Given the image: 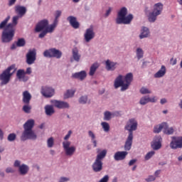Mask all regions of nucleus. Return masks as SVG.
Instances as JSON below:
<instances>
[{
    "mask_svg": "<svg viewBox=\"0 0 182 182\" xmlns=\"http://www.w3.org/2000/svg\"><path fill=\"white\" fill-rule=\"evenodd\" d=\"M15 12L18 14V16L12 17L11 23H8L11 19V16H8L0 23V31L4 29L1 33V42L3 43H9L14 41L18 21H19V18H22L26 14V7L23 6H16Z\"/></svg>",
    "mask_w": 182,
    "mask_h": 182,
    "instance_id": "nucleus-1",
    "label": "nucleus"
},
{
    "mask_svg": "<svg viewBox=\"0 0 182 182\" xmlns=\"http://www.w3.org/2000/svg\"><path fill=\"white\" fill-rule=\"evenodd\" d=\"M129 14V10L126 7H122L117 12L115 19L117 25H130L134 16L133 14Z\"/></svg>",
    "mask_w": 182,
    "mask_h": 182,
    "instance_id": "nucleus-2",
    "label": "nucleus"
},
{
    "mask_svg": "<svg viewBox=\"0 0 182 182\" xmlns=\"http://www.w3.org/2000/svg\"><path fill=\"white\" fill-rule=\"evenodd\" d=\"M97 155L96 156V159L92 164V168L95 173H100V171H102L103 170V159L106 157V154H107V150L103 149L102 151H100L99 149H97Z\"/></svg>",
    "mask_w": 182,
    "mask_h": 182,
    "instance_id": "nucleus-3",
    "label": "nucleus"
},
{
    "mask_svg": "<svg viewBox=\"0 0 182 182\" xmlns=\"http://www.w3.org/2000/svg\"><path fill=\"white\" fill-rule=\"evenodd\" d=\"M16 65L13 64L8 67L6 70H4L2 73L0 74V85L1 86H5L8 85L9 82H11V77L15 73V70H16Z\"/></svg>",
    "mask_w": 182,
    "mask_h": 182,
    "instance_id": "nucleus-4",
    "label": "nucleus"
},
{
    "mask_svg": "<svg viewBox=\"0 0 182 182\" xmlns=\"http://www.w3.org/2000/svg\"><path fill=\"white\" fill-rule=\"evenodd\" d=\"M164 9V5L161 2L155 4L153 6L152 11H150L147 14L149 22H150L151 23H154V22L157 21V16H159V15H161V14H163Z\"/></svg>",
    "mask_w": 182,
    "mask_h": 182,
    "instance_id": "nucleus-5",
    "label": "nucleus"
},
{
    "mask_svg": "<svg viewBox=\"0 0 182 182\" xmlns=\"http://www.w3.org/2000/svg\"><path fill=\"white\" fill-rule=\"evenodd\" d=\"M13 166L15 168H18V174L22 176H27L29 173V170H31L28 164H22V161L18 159L14 161Z\"/></svg>",
    "mask_w": 182,
    "mask_h": 182,
    "instance_id": "nucleus-6",
    "label": "nucleus"
},
{
    "mask_svg": "<svg viewBox=\"0 0 182 182\" xmlns=\"http://www.w3.org/2000/svg\"><path fill=\"white\" fill-rule=\"evenodd\" d=\"M71 145L72 142H70V141H63V149L67 157H72V156L76 153V146Z\"/></svg>",
    "mask_w": 182,
    "mask_h": 182,
    "instance_id": "nucleus-7",
    "label": "nucleus"
},
{
    "mask_svg": "<svg viewBox=\"0 0 182 182\" xmlns=\"http://www.w3.org/2000/svg\"><path fill=\"white\" fill-rule=\"evenodd\" d=\"M38 135L33 129H24L21 136V141H26V140H36Z\"/></svg>",
    "mask_w": 182,
    "mask_h": 182,
    "instance_id": "nucleus-8",
    "label": "nucleus"
},
{
    "mask_svg": "<svg viewBox=\"0 0 182 182\" xmlns=\"http://www.w3.org/2000/svg\"><path fill=\"white\" fill-rule=\"evenodd\" d=\"M137 126H139L137 120L134 118H131L127 121L124 129L129 132V134H132L133 136V132H136V130H137Z\"/></svg>",
    "mask_w": 182,
    "mask_h": 182,
    "instance_id": "nucleus-9",
    "label": "nucleus"
},
{
    "mask_svg": "<svg viewBox=\"0 0 182 182\" xmlns=\"http://www.w3.org/2000/svg\"><path fill=\"white\" fill-rule=\"evenodd\" d=\"M41 93L42 96L46 97L47 99H49L55 96V90L50 86L46 85L41 87Z\"/></svg>",
    "mask_w": 182,
    "mask_h": 182,
    "instance_id": "nucleus-10",
    "label": "nucleus"
},
{
    "mask_svg": "<svg viewBox=\"0 0 182 182\" xmlns=\"http://www.w3.org/2000/svg\"><path fill=\"white\" fill-rule=\"evenodd\" d=\"M95 36L96 33H95V28H93V26H91L90 28L85 30L84 33V41L86 42V43H89L90 41L95 39Z\"/></svg>",
    "mask_w": 182,
    "mask_h": 182,
    "instance_id": "nucleus-11",
    "label": "nucleus"
},
{
    "mask_svg": "<svg viewBox=\"0 0 182 182\" xmlns=\"http://www.w3.org/2000/svg\"><path fill=\"white\" fill-rule=\"evenodd\" d=\"M36 61V50H29L26 55V63L27 65H33Z\"/></svg>",
    "mask_w": 182,
    "mask_h": 182,
    "instance_id": "nucleus-12",
    "label": "nucleus"
},
{
    "mask_svg": "<svg viewBox=\"0 0 182 182\" xmlns=\"http://www.w3.org/2000/svg\"><path fill=\"white\" fill-rule=\"evenodd\" d=\"M50 103L57 109H70V105L66 101L53 100L50 101Z\"/></svg>",
    "mask_w": 182,
    "mask_h": 182,
    "instance_id": "nucleus-13",
    "label": "nucleus"
},
{
    "mask_svg": "<svg viewBox=\"0 0 182 182\" xmlns=\"http://www.w3.org/2000/svg\"><path fill=\"white\" fill-rule=\"evenodd\" d=\"M171 149L176 150V149L182 148V137L180 136H173L172 141L170 143Z\"/></svg>",
    "mask_w": 182,
    "mask_h": 182,
    "instance_id": "nucleus-14",
    "label": "nucleus"
},
{
    "mask_svg": "<svg viewBox=\"0 0 182 182\" xmlns=\"http://www.w3.org/2000/svg\"><path fill=\"white\" fill-rule=\"evenodd\" d=\"M124 85H125L124 77L122 75H119L114 81V89L121 87V92H125L127 90H123Z\"/></svg>",
    "mask_w": 182,
    "mask_h": 182,
    "instance_id": "nucleus-15",
    "label": "nucleus"
},
{
    "mask_svg": "<svg viewBox=\"0 0 182 182\" xmlns=\"http://www.w3.org/2000/svg\"><path fill=\"white\" fill-rule=\"evenodd\" d=\"M163 139H161V136H156L153 141L151 143V147L153 150H160L161 149V141Z\"/></svg>",
    "mask_w": 182,
    "mask_h": 182,
    "instance_id": "nucleus-16",
    "label": "nucleus"
},
{
    "mask_svg": "<svg viewBox=\"0 0 182 182\" xmlns=\"http://www.w3.org/2000/svg\"><path fill=\"white\" fill-rule=\"evenodd\" d=\"M47 28H49V21L44 19L37 23L35 31L36 32H42V31L46 30Z\"/></svg>",
    "mask_w": 182,
    "mask_h": 182,
    "instance_id": "nucleus-17",
    "label": "nucleus"
},
{
    "mask_svg": "<svg viewBox=\"0 0 182 182\" xmlns=\"http://www.w3.org/2000/svg\"><path fill=\"white\" fill-rule=\"evenodd\" d=\"M156 102H157V98H156V97H150L149 96L146 95L141 97L139 105L141 106H146L147 103H156Z\"/></svg>",
    "mask_w": 182,
    "mask_h": 182,
    "instance_id": "nucleus-18",
    "label": "nucleus"
},
{
    "mask_svg": "<svg viewBox=\"0 0 182 182\" xmlns=\"http://www.w3.org/2000/svg\"><path fill=\"white\" fill-rule=\"evenodd\" d=\"M124 81L125 85L122 87V90H127L129 89L132 82H133V73H129L124 77Z\"/></svg>",
    "mask_w": 182,
    "mask_h": 182,
    "instance_id": "nucleus-19",
    "label": "nucleus"
},
{
    "mask_svg": "<svg viewBox=\"0 0 182 182\" xmlns=\"http://www.w3.org/2000/svg\"><path fill=\"white\" fill-rule=\"evenodd\" d=\"M87 77V73H86L85 70L74 73L71 75L72 79H77V80H80L81 82H83V80H85Z\"/></svg>",
    "mask_w": 182,
    "mask_h": 182,
    "instance_id": "nucleus-20",
    "label": "nucleus"
},
{
    "mask_svg": "<svg viewBox=\"0 0 182 182\" xmlns=\"http://www.w3.org/2000/svg\"><path fill=\"white\" fill-rule=\"evenodd\" d=\"M127 154H129V152L126 151H118L114 154V160L115 161H122L127 157Z\"/></svg>",
    "mask_w": 182,
    "mask_h": 182,
    "instance_id": "nucleus-21",
    "label": "nucleus"
},
{
    "mask_svg": "<svg viewBox=\"0 0 182 182\" xmlns=\"http://www.w3.org/2000/svg\"><path fill=\"white\" fill-rule=\"evenodd\" d=\"M16 77L18 79L19 82H28V80H29V77L26 76V73H25V70L23 69L17 70Z\"/></svg>",
    "mask_w": 182,
    "mask_h": 182,
    "instance_id": "nucleus-22",
    "label": "nucleus"
},
{
    "mask_svg": "<svg viewBox=\"0 0 182 182\" xmlns=\"http://www.w3.org/2000/svg\"><path fill=\"white\" fill-rule=\"evenodd\" d=\"M166 73H167V68H166V65H163L154 75V77H155V79H161V77H164V76H166Z\"/></svg>",
    "mask_w": 182,
    "mask_h": 182,
    "instance_id": "nucleus-23",
    "label": "nucleus"
},
{
    "mask_svg": "<svg viewBox=\"0 0 182 182\" xmlns=\"http://www.w3.org/2000/svg\"><path fill=\"white\" fill-rule=\"evenodd\" d=\"M67 21L74 29H79L80 24L79 23V21H77V18H76L75 16H70L67 18Z\"/></svg>",
    "mask_w": 182,
    "mask_h": 182,
    "instance_id": "nucleus-24",
    "label": "nucleus"
},
{
    "mask_svg": "<svg viewBox=\"0 0 182 182\" xmlns=\"http://www.w3.org/2000/svg\"><path fill=\"white\" fill-rule=\"evenodd\" d=\"M119 114H120V112H112L110 111H105L104 112L103 120L105 122H110L111 119H113L114 116H119Z\"/></svg>",
    "mask_w": 182,
    "mask_h": 182,
    "instance_id": "nucleus-25",
    "label": "nucleus"
},
{
    "mask_svg": "<svg viewBox=\"0 0 182 182\" xmlns=\"http://www.w3.org/2000/svg\"><path fill=\"white\" fill-rule=\"evenodd\" d=\"M139 39H146L150 38V29L148 27L143 26L139 36Z\"/></svg>",
    "mask_w": 182,
    "mask_h": 182,
    "instance_id": "nucleus-26",
    "label": "nucleus"
},
{
    "mask_svg": "<svg viewBox=\"0 0 182 182\" xmlns=\"http://www.w3.org/2000/svg\"><path fill=\"white\" fill-rule=\"evenodd\" d=\"M132 144H133V135L131 134L128 135L127 141H125L124 146L125 151H130V150H132Z\"/></svg>",
    "mask_w": 182,
    "mask_h": 182,
    "instance_id": "nucleus-27",
    "label": "nucleus"
},
{
    "mask_svg": "<svg viewBox=\"0 0 182 182\" xmlns=\"http://www.w3.org/2000/svg\"><path fill=\"white\" fill-rule=\"evenodd\" d=\"M117 66V63H114L110 60H107L105 61V68L108 71H112L116 70V68Z\"/></svg>",
    "mask_w": 182,
    "mask_h": 182,
    "instance_id": "nucleus-28",
    "label": "nucleus"
},
{
    "mask_svg": "<svg viewBox=\"0 0 182 182\" xmlns=\"http://www.w3.org/2000/svg\"><path fill=\"white\" fill-rule=\"evenodd\" d=\"M72 56H73V60H75V62H77V63L80 62L82 55L80 54L79 49H77V48H73Z\"/></svg>",
    "mask_w": 182,
    "mask_h": 182,
    "instance_id": "nucleus-29",
    "label": "nucleus"
},
{
    "mask_svg": "<svg viewBox=\"0 0 182 182\" xmlns=\"http://www.w3.org/2000/svg\"><path fill=\"white\" fill-rule=\"evenodd\" d=\"M53 31H55V28L51 25H49V26L46 30H43V31L38 35V38L42 39L45 38L48 33H53Z\"/></svg>",
    "mask_w": 182,
    "mask_h": 182,
    "instance_id": "nucleus-30",
    "label": "nucleus"
},
{
    "mask_svg": "<svg viewBox=\"0 0 182 182\" xmlns=\"http://www.w3.org/2000/svg\"><path fill=\"white\" fill-rule=\"evenodd\" d=\"M34 126H35V119H30L24 123V124L23 125V127L24 130H33Z\"/></svg>",
    "mask_w": 182,
    "mask_h": 182,
    "instance_id": "nucleus-31",
    "label": "nucleus"
},
{
    "mask_svg": "<svg viewBox=\"0 0 182 182\" xmlns=\"http://www.w3.org/2000/svg\"><path fill=\"white\" fill-rule=\"evenodd\" d=\"M32 99V95L30 94L29 91H24L23 92V102L25 105H29L31 100Z\"/></svg>",
    "mask_w": 182,
    "mask_h": 182,
    "instance_id": "nucleus-32",
    "label": "nucleus"
},
{
    "mask_svg": "<svg viewBox=\"0 0 182 182\" xmlns=\"http://www.w3.org/2000/svg\"><path fill=\"white\" fill-rule=\"evenodd\" d=\"M53 107V105H46L44 107V110L46 116H52L53 114H55V108Z\"/></svg>",
    "mask_w": 182,
    "mask_h": 182,
    "instance_id": "nucleus-33",
    "label": "nucleus"
},
{
    "mask_svg": "<svg viewBox=\"0 0 182 182\" xmlns=\"http://www.w3.org/2000/svg\"><path fill=\"white\" fill-rule=\"evenodd\" d=\"M167 127V122H162L158 125H155L154 127V133H156V134H159L161 132V129H166Z\"/></svg>",
    "mask_w": 182,
    "mask_h": 182,
    "instance_id": "nucleus-34",
    "label": "nucleus"
},
{
    "mask_svg": "<svg viewBox=\"0 0 182 182\" xmlns=\"http://www.w3.org/2000/svg\"><path fill=\"white\" fill-rule=\"evenodd\" d=\"M88 136L91 139V141L94 146V147H97V141L96 140V134L92 130L88 131Z\"/></svg>",
    "mask_w": 182,
    "mask_h": 182,
    "instance_id": "nucleus-35",
    "label": "nucleus"
},
{
    "mask_svg": "<svg viewBox=\"0 0 182 182\" xmlns=\"http://www.w3.org/2000/svg\"><path fill=\"white\" fill-rule=\"evenodd\" d=\"M62 15V11L58 10L55 11V19L53 21V23L52 24H50L51 26H53L54 28H56V26H58V22L59 18H60V16Z\"/></svg>",
    "mask_w": 182,
    "mask_h": 182,
    "instance_id": "nucleus-36",
    "label": "nucleus"
},
{
    "mask_svg": "<svg viewBox=\"0 0 182 182\" xmlns=\"http://www.w3.org/2000/svg\"><path fill=\"white\" fill-rule=\"evenodd\" d=\"M99 66H100V64H99V63H94L91 65V67L90 68V72H89L90 76H93L95 73H96V70L99 69Z\"/></svg>",
    "mask_w": 182,
    "mask_h": 182,
    "instance_id": "nucleus-37",
    "label": "nucleus"
},
{
    "mask_svg": "<svg viewBox=\"0 0 182 182\" xmlns=\"http://www.w3.org/2000/svg\"><path fill=\"white\" fill-rule=\"evenodd\" d=\"M75 93H76V90H67L64 93L63 99H70L75 96Z\"/></svg>",
    "mask_w": 182,
    "mask_h": 182,
    "instance_id": "nucleus-38",
    "label": "nucleus"
},
{
    "mask_svg": "<svg viewBox=\"0 0 182 182\" xmlns=\"http://www.w3.org/2000/svg\"><path fill=\"white\" fill-rule=\"evenodd\" d=\"M62 51L58 50L55 48H52V58H55L56 59H60L62 58Z\"/></svg>",
    "mask_w": 182,
    "mask_h": 182,
    "instance_id": "nucleus-39",
    "label": "nucleus"
},
{
    "mask_svg": "<svg viewBox=\"0 0 182 182\" xmlns=\"http://www.w3.org/2000/svg\"><path fill=\"white\" fill-rule=\"evenodd\" d=\"M136 56L138 60H140V59H143L144 56V51L143 50V48L138 47L136 50Z\"/></svg>",
    "mask_w": 182,
    "mask_h": 182,
    "instance_id": "nucleus-40",
    "label": "nucleus"
},
{
    "mask_svg": "<svg viewBox=\"0 0 182 182\" xmlns=\"http://www.w3.org/2000/svg\"><path fill=\"white\" fill-rule=\"evenodd\" d=\"M101 127L105 133H109V132H110V124H109L108 122H101Z\"/></svg>",
    "mask_w": 182,
    "mask_h": 182,
    "instance_id": "nucleus-41",
    "label": "nucleus"
},
{
    "mask_svg": "<svg viewBox=\"0 0 182 182\" xmlns=\"http://www.w3.org/2000/svg\"><path fill=\"white\" fill-rule=\"evenodd\" d=\"M53 146H55V139L51 136L47 139V147H48V149H52Z\"/></svg>",
    "mask_w": 182,
    "mask_h": 182,
    "instance_id": "nucleus-42",
    "label": "nucleus"
},
{
    "mask_svg": "<svg viewBox=\"0 0 182 182\" xmlns=\"http://www.w3.org/2000/svg\"><path fill=\"white\" fill-rule=\"evenodd\" d=\"M88 101H89V98L87 97V95L81 96L78 100L80 105H86V103H87Z\"/></svg>",
    "mask_w": 182,
    "mask_h": 182,
    "instance_id": "nucleus-43",
    "label": "nucleus"
},
{
    "mask_svg": "<svg viewBox=\"0 0 182 182\" xmlns=\"http://www.w3.org/2000/svg\"><path fill=\"white\" fill-rule=\"evenodd\" d=\"M26 45V41H25V38H18L16 42V46L18 48H22Z\"/></svg>",
    "mask_w": 182,
    "mask_h": 182,
    "instance_id": "nucleus-44",
    "label": "nucleus"
},
{
    "mask_svg": "<svg viewBox=\"0 0 182 182\" xmlns=\"http://www.w3.org/2000/svg\"><path fill=\"white\" fill-rule=\"evenodd\" d=\"M164 134H173V133H174V128L173 127H168V124H167V127L164 128Z\"/></svg>",
    "mask_w": 182,
    "mask_h": 182,
    "instance_id": "nucleus-45",
    "label": "nucleus"
},
{
    "mask_svg": "<svg viewBox=\"0 0 182 182\" xmlns=\"http://www.w3.org/2000/svg\"><path fill=\"white\" fill-rule=\"evenodd\" d=\"M139 92L141 93V95H150L151 93V90H149L146 87H142L139 90Z\"/></svg>",
    "mask_w": 182,
    "mask_h": 182,
    "instance_id": "nucleus-46",
    "label": "nucleus"
},
{
    "mask_svg": "<svg viewBox=\"0 0 182 182\" xmlns=\"http://www.w3.org/2000/svg\"><path fill=\"white\" fill-rule=\"evenodd\" d=\"M44 58H52V48L46 50L43 53Z\"/></svg>",
    "mask_w": 182,
    "mask_h": 182,
    "instance_id": "nucleus-47",
    "label": "nucleus"
},
{
    "mask_svg": "<svg viewBox=\"0 0 182 182\" xmlns=\"http://www.w3.org/2000/svg\"><path fill=\"white\" fill-rule=\"evenodd\" d=\"M31 110H32V107L28 104L23 107V112H24V113L29 114V113H31Z\"/></svg>",
    "mask_w": 182,
    "mask_h": 182,
    "instance_id": "nucleus-48",
    "label": "nucleus"
},
{
    "mask_svg": "<svg viewBox=\"0 0 182 182\" xmlns=\"http://www.w3.org/2000/svg\"><path fill=\"white\" fill-rule=\"evenodd\" d=\"M16 139V134L11 133L8 135L7 140L9 141H15Z\"/></svg>",
    "mask_w": 182,
    "mask_h": 182,
    "instance_id": "nucleus-49",
    "label": "nucleus"
},
{
    "mask_svg": "<svg viewBox=\"0 0 182 182\" xmlns=\"http://www.w3.org/2000/svg\"><path fill=\"white\" fill-rule=\"evenodd\" d=\"M156 154V152H154V151H151L149 152H148L146 156H145V160H150V159L154 155Z\"/></svg>",
    "mask_w": 182,
    "mask_h": 182,
    "instance_id": "nucleus-50",
    "label": "nucleus"
},
{
    "mask_svg": "<svg viewBox=\"0 0 182 182\" xmlns=\"http://www.w3.org/2000/svg\"><path fill=\"white\" fill-rule=\"evenodd\" d=\"M145 181L146 182L156 181V176H154V175H149L146 178H145Z\"/></svg>",
    "mask_w": 182,
    "mask_h": 182,
    "instance_id": "nucleus-51",
    "label": "nucleus"
},
{
    "mask_svg": "<svg viewBox=\"0 0 182 182\" xmlns=\"http://www.w3.org/2000/svg\"><path fill=\"white\" fill-rule=\"evenodd\" d=\"M68 181H70V178L65 177V176L60 177L58 181V182H68Z\"/></svg>",
    "mask_w": 182,
    "mask_h": 182,
    "instance_id": "nucleus-52",
    "label": "nucleus"
},
{
    "mask_svg": "<svg viewBox=\"0 0 182 182\" xmlns=\"http://www.w3.org/2000/svg\"><path fill=\"white\" fill-rule=\"evenodd\" d=\"M72 130H69L68 132V134L64 136V140L65 141H68V139H70V136H72Z\"/></svg>",
    "mask_w": 182,
    "mask_h": 182,
    "instance_id": "nucleus-53",
    "label": "nucleus"
},
{
    "mask_svg": "<svg viewBox=\"0 0 182 182\" xmlns=\"http://www.w3.org/2000/svg\"><path fill=\"white\" fill-rule=\"evenodd\" d=\"M112 14V7H109V9L106 11L105 14V18H108V16Z\"/></svg>",
    "mask_w": 182,
    "mask_h": 182,
    "instance_id": "nucleus-54",
    "label": "nucleus"
},
{
    "mask_svg": "<svg viewBox=\"0 0 182 182\" xmlns=\"http://www.w3.org/2000/svg\"><path fill=\"white\" fill-rule=\"evenodd\" d=\"M109 181V176L105 175L100 180L99 182H108Z\"/></svg>",
    "mask_w": 182,
    "mask_h": 182,
    "instance_id": "nucleus-55",
    "label": "nucleus"
},
{
    "mask_svg": "<svg viewBox=\"0 0 182 182\" xmlns=\"http://www.w3.org/2000/svg\"><path fill=\"white\" fill-rule=\"evenodd\" d=\"M6 173H7V174H9V173H15V170H14L12 167H7L6 168Z\"/></svg>",
    "mask_w": 182,
    "mask_h": 182,
    "instance_id": "nucleus-56",
    "label": "nucleus"
},
{
    "mask_svg": "<svg viewBox=\"0 0 182 182\" xmlns=\"http://www.w3.org/2000/svg\"><path fill=\"white\" fill-rule=\"evenodd\" d=\"M15 4H16V0H9L8 5L9 6H14V5H15Z\"/></svg>",
    "mask_w": 182,
    "mask_h": 182,
    "instance_id": "nucleus-57",
    "label": "nucleus"
},
{
    "mask_svg": "<svg viewBox=\"0 0 182 182\" xmlns=\"http://www.w3.org/2000/svg\"><path fill=\"white\" fill-rule=\"evenodd\" d=\"M171 65H172V66L177 65V59L171 58Z\"/></svg>",
    "mask_w": 182,
    "mask_h": 182,
    "instance_id": "nucleus-58",
    "label": "nucleus"
},
{
    "mask_svg": "<svg viewBox=\"0 0 182 182\" xmlns=\"http://www.w3.org/2000/svg\"><path fill=\"white\" fill-rule=\"evenodd\" d=\"M26 75H31L32 73V68H27L26 70L25 71Z\"/></svg>",
    "mask_w": 182,
    "mask_h": 182,
    "instance_id": "nucleus-59",
    "label": "nucleus"
},
{
    "mask_svg": "<svg viewBox=\"0 0 182 182\" xmlns=\"http://www.w3.org/2000/svg\"><path fill=\"white\" fill-rule=\"evenodd\" d=\"M4 130H2V129L0 128V140H4Z\"/></svg>",
    "mask_w": 182,
    "mask_h": 182,
    "instance_id": "nucleus-60",
    "label": "nucleus"
},
{
    "mask_svg": "<svg viewBox=\"0 0 182 182\" xmlns=\"http://www.w3.org/2000/svg\"><path fill=\"white\" fill-rule=\"evenodd\" d=\"M137 159H132L129 162V166H133L135 163H136Z\"/></svg>",
    "mask_w": 182,
    "mask_h": 182,
    "instance_id": "nucleus-61",
    "label": "nucleus"
},
{
    "mask_svg": "<svg viewBox=\"0 0 182 182\" xmlns=\"http://www.w3.org/2000/svg\"><path fill=\"white\" fill-rule=\"evenodd\" d=\"M160 173H161V170H157L154 172V177H159L160 176Z\"/></svg>",
    "mask_w": 182,
    "mask_h": 182,
    "instance_id": "nucleus-62",
    "label": "nucleus"
},
{
    "mask_svg": "<svg viewBox=\"0 0 182 182\" xmlns=\"http://www.w3.org/2000/svg\"><path fill=\"white\" fill-rule=\"evenodd\" d=\"M160 103H161V105H166V103H167V99H166V98L161 99Z\"/></svg>",
    "mask_w": 182,
    "mask_h": 182,
    "instance_id": "nucleus-63",
    "label": "nucleus"
},
{
    "mask_svg": "<svg viewBox=\"0 0 182 182\" xmlns=\"http://www.w3.org/2000/svg\"><path fill=\"white\" fill-rule=\"evenodd\" d=\"M16 47H18V46H16V43H14L11 45V49L14 50V49H15Z\"/></svg>",
    "mask_w": 182,
    "mask_h": 182,
    "instance_id": "nucleus-64",
    "label": "nucleus"
}]
</instances>
